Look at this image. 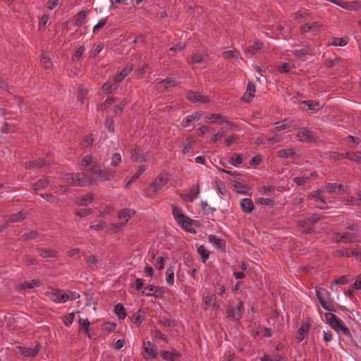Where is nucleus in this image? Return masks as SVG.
I'll use <instances>...</instances> for the list:
<instances>
[{
	"instance_id": "1",
	"label": "nucleus",
	"mask_w": 361,
	"mask_h": 361,
	"mask_svg": "<svg viewBox=\"0 0 361 361\" xmlns=\"http://www.w3.org/2000/svg\"><path fill=\"white\" fill-rule=\"evenodd\" d=\"M68 180L72 185L85 187L92 185L94 181V178L84 173H76L68 174Z\"/></svg>"
},
{
	"instance_id": "2",
	"label": "nucleus",
	"mask_w": 361,
	"mask_h": 361,
	"mask_svg": "<svg viewBox=\"0 0 361 361\" xmlns=\"http://www.w3.org/2000/svg\"><path fill=\"white\" fill-rule=\"evenodd\" d=\"M316 295L319 304L324 309L331 312L336 311L332 305V300L330 299V293L326 289L316 287Z\"/></svg>"
},
{
	"instance_id": "3",
	"label": "nucleus",
	"mask_w": 361,
	"mask_h": 361,
	"mask_svg": "<svg viewBox=\"0 0 361 361\" xmlns=\"http://www.w3.org/2000/svg\"><path fill=\"white\" fill-rule=\"evenodd\" d=\"M172 214L173 216V218L176 219L178 224L187 232L191 233H196V230L192 227H187L185 224H184V222H185V220L189 219V217L186 215H185L183 213L181 207L176 205L172 204Z\"/></svg>"
},
{
	"instance_id": "4",
	"label": "nucleus",
	"mask_w": 361,
	"mask_h": 361,
	"mask_svg": "<svg viewBox=\"0 0 361 361\" xmlns=\"http://www.w3.org/2000/svg\"><path fill=\"white\" fill-rule=\"evenodd\" d=\"M243 308L244 304L242 300L238 301L237 306L228 305L226 310V317L235 322H240L242 317L241 311Z\"/></svg>"
},
{
	"instance_id": "5",
	"label": "nucleus",
	"mask_w": 361,
	"mask_h": 361,
	"mask_svg": "<svg viewBox=\"0 0 361 361\" xmlns=\"http://www.w3.org/2000/svg\"><path fill=\"white\" fill-rule=\"evenodd\" d=\"M169 178L166 174L160 173L154 182L150 184V187L153 188L154 194L157 193L167 183Z\"/></svg>"
},
{
	"instance_id": "6",
	"label": "nucleus",
	"mask_w": 361,
	"mask_h": 361,
	"mask_svg": "<svg viewBox=\"0 0 361 361\" xmlns=\"http://www.w3.org/2000/svg\"><path fill=\"white\" fill-rule=\"evenodd\" d=\"M297 136L303 142L310 143L315 140L313 133L305 128H300Z\"/></svg>"
},
{
	"instance_id": "7",
	"label": "nucleus",
	"mask_w": 361,
	"mask_h": 361,
	"mask_svg": "<svg viewBox=\"0 0 361 361\" xmlns=\"http://www.w3.org/2000/svg\"><path fill=\"white\" fill-rule=\"evenodd\" d=\"M186 97L192 103L206 104L209 102L208 97L201 95L195 91H188L186 94Z\"/></svg>"
},
{
	"instance_id": "8",
	"label": "nucleus",
	"mask_w": 361,
	"mask_h": 361,
	"mask_svg": "<svg viewBox=\"0 0 361 361\" xmlns=\"http://www.w3.org/2000/svg\"><path fill=\"white\" fill-rule=\"evenodd\" d=\"M334 235H336L337 238H334L335 242L336 243H346L347 241L350 243H355L356 241V235L353 233L345 232L343 234L340 233H334Z\"/></svg>"
},
{
	"instance_id": "9",
	"label": "nucleus",
	"mask_w": 361,
	"mask_h": 361,
	"mask_svg": "<svg viewBox=\"0 0 361 361\" xmlns=\"http://www.w3.org/2000/svg\"><path fill=\"white\" fill-rule=\"evenodd\" d=\"M326 322L335 331H338V327L343 323V321L338 318L334 314L327 312L325 314Z\"/></svg>"
},
{
	"instance_id": "10",
	"label": "nucleus",
	"mask_w": 361,
	"mask_h": 361,
	"mask_svg": "<svg viewBox=\"0 0 361 361\" xmlns=\"http://www.w3.org/2000/svg\"><path fill=\"white\" fill-rule=\"evenodd\" d=\"M309 320H311V319H307V322L305 324H302L297 331L298 335L295 336V338L298 343L301 342L305 338L310 329Z\"/></svg>"
},
{
	"instance_id": "11",
	"label": "nucleus",
	"mask_w": 361,
	"mask_h": 361,
	"mask_svg": "<svg viewBox=\"0 0 361 361\" xmlns=\"http://www.w3.org/2000/svg\"><path fill=\"white\" fill-rule=\"evenodd\" d=\"M135 66L132 63H128L126 67L118 74L116 75L114 78V81L116 83H120L122 82L124 78L128 76L130 73L133 70Z\"/></svg>"
},
{
	"instance_id": "12",
	"label": "nucleus",
	"mask_w": 361,
	"mask_h": 361,
	"mask_svg": "<svg viewBox=\"0 0 361 361\" xmlns=\"http://www.w3.org/2000/svg\"><path fill=\"white\" fill-rule=\"evenodd\" d=\"M160 356L167 361H176L177 358L180 357V353L176 349H173L171 351L162 350L160 351Z\"/></svg>"
},
{
	"instance_id": "13",
	"label": "nucleus",
	"mask_w": 361,
	"mask_h": 361,
	"mask_svg": "<svg viewBox=\"0 0 361 361\" xmlns=\"http://www.w3.org/2000/svg\"><path fill=\"white\" fill-rule=\"evenodd\" d=\"M200 193L199 184H195L190 188V192L187 195H180V197L185 201L192 202Z\"/></svg>"
},
{
	"instance_id": "14",
	"label": "nucleus",
	"mask_w": 361,
	"mask_h": 361,
	"mask_svg": "<svg viewBox=\"0 0 361 361\" xmlns=\"http://www.w3.org/2000/svg\"><path fill=\"white\" fill-rule=\"evenodd\" d=\"M203 301L204 303V310H208L209 307H212L213 310H216L219 307V305L216 302L215 294L204 296Z\"/></svg>"
},
{
	"instance_id": "15",
	"label": "nucleus",
	"mask_w": 361,
	"mask_h": 361,
	"mask_svg": "<svg viewBox=\"0 0 361 361\" xmlns=\"http://www.w3.org/2000/svg\"><path fill=\"white\" fill-rule=\"evenodd\" d=\"M240 206L242 211L246 214L251 213L255 209V205L252 200L250 198H243L241 200L240 202Z\"/></svg>"
},
{
	"instance_id": "16",
	"label": "nucleus",
	"mask_w": 361,
	"mask_h": 361,
	"mask_svg": "<svg viewBox=\"0 0 361 361\" xmlns=\"http://www.w3.org/2000/svg\"><path fill=\"white\" fill-rule=\"evenodd\" d=\"M130 159L137 162L145 161V159L143 157L142 151L137 146H135L133 149H131Z\"/></svg>"
},
{
	"instance_id": "17",
	"label": "nucleus",
	"mask_w": 361,
	"mask_h": 361,
	"mask_svg": "<svg viewBox=\"0 0 361 361\" xmlns=\"http://www.w3.org/2000/svg\"><path fill=\"white\" fill-rule=\"evenodd\" d=\"M277 156L280 158H298L299 155L296 154L294 148L283 149L277 152Z\"/></svg>"
},
{
	"instance_id": "18",
	"label": "nucleus",
	"mask_w": 361,
	"mask_h": 361,
	"mask_svg": "<svg viewBox=\"0 0 361 361\" xmlns=\"http://www.w3.org/2000/svg\"><path fill=\"white\" fill-rule=\"evenodd\" d=\"M192 61H189V63H206L209 60V55L207 53H197L194 54L191 56Z\"/></svg>"
},
{
	"instance_id": "19",
	"label": "nucleus",
	"mask_w": 361,
	"mask_h": 361,
	"mask_svg": "<svg viewBox=\"0 0 361 361\" xmlns=\"http://www.w3.org/2000/svg\"><path fill=\"white\" fill-rule=\"evenodd\" d=\"M41 286V282L39 280H31L29 281H25L18 285V290H23L25 289H32L35 287H39Z\"/></svg>"
},
{
	"instance_id": "20",
	"label": "nucleus",
	"mask_w": 361,
	"mask_h": 361,
	"mask_svg": "<svg viewBox=\"0 0 361 361\" xmlns=\"http://www.w3.org/2000/svg\"><path fill=\"white\" fill-rule=\"evenodd\" d=\"M97 176L102 181H107L111 180L114 175V172L110 169H102L100 168Z\"/></svg>"
},
{
	"instance_id": "21",
	"label": "nucleus",
	"mask_w": 361,
	"mask_h": 361,
	"mask_svg": "<svg viewBox=\"0 0 361 361\" xmlns=\"http://www.w3.org/2000/svg\"><path fill=\"white\" fill-rule=\"evenodd\" d=\"M143 348L145 353L148 354L149 358L155 359L157 357V354L156 353L154 346L150 341L144 342Z\"/></svg>"
},
{
	"instance_id": "22",
	"label": "nucleus",
	"mask_w": 361,
	"mask_h": 361,
	"mask_svg": "<svg viewBox=\"0 0 361 361\" xmlns=\"http://www.w3.org/2000/svg\"><path fill=\"white\" fill-rule=\"evenodd\" d=\"M145 311L142 309H139L137 312L133 314L132 317H130V319L135 324L139 326L145 319Z\"/></svg>"
},
{
	"instance_id": "23",
	"label": "nucleus",
	"mask_w": 361,
	"mask_h": 361,
	"mask_svg": "<svg viewBox=\"0 0 361 361\" xmlns=\"http://www.w3.org/2000/svg\"><path fill=\"white\" fill-rule=\"evenodd\" d=\"M49 180L47 178H41L32 185L31 188L35 191L43 190L49 185Z\"/></svg>"
},
{
	"instance_id": "24",
	"label": "nucleus",
	"mask_w": 361,
	"mask_h": 361,
	"mask_svg": "<svg viewBox=\"0 0 361 361\" xmlns=\"http://www.w3.org/2000/svg\"><path fill=\"white\" fill-rule=\"evenodd\" d=\"M301 105H303L304 106H302V108L305 109V106H307V109L313 110V111H319L321 109L320 104L319 102H315L314 100H306L303 101L301 104Z\"/></svg>"
},
{
	"instance_id": "25",
	"label": "nucleus",
	"mask_w": 361,
	"mask_h": 361,
	"mask_svg": "<svg viewBox=\"0 0 361 361\" xmlns=\"http://www.w3.org/2000/svg\"><path fill=\"white\" fill-rule=\"evenodd\" d=\"M223 57L225 59H243V58L240 56V52L236 50L235 49H233L232 50H228L223 52Z\"/></svg>"
},
{
	"instance_id": "26",
	"label": "nucleus",
	"mask_w": 361,
	"mask_h": 361,
	"mask_svg": "<svg viewBox=\"0 0 361 361\" xmlns=\"http://www.w3.org/2000/svg\"><path fill=\"white\" fill-rule=\"evenodd\" d=\"M38 254L44 258L47 257H56L57 256V252L51 249H47V248H39Z\"/></svg>"
},
{
	"instance_id": "27",
	"label": "nucleus",
	"mask_w": 361,
	"mask_h": 361,
	"mask_svg": "<svg viewBox=\"0 0 361 361\" xmlns=\"http://www.w3.org/2000/svg\"><path fill=\"white\" fill-rule=\"evenodd\" d=\"M114 312L120 320H123L126 317V310L121 303L115 305Z\"/></svg>"
},
{
	"instance_id": "28",
	"label": "nucleus",
	"mask_w": 361,
	"mask_h": 361,
	"mask_svg": "<svg viewBox=\"0 0 361 361\" xmlns=\"http://www.w3.org/2000/svg\"><path fill=\"white\" fill-rule=\"evenodd\" d=\"M293 53L298 57H303L307 55H311V49L307 46H302L301 49L293 51Z\"/></svg>"
},
{
	"instance_id": "29",
	"label": "nucleus",
	"mask_w": 361,
	"mask_h": 361,
	"mask_svg": "<svg viewBox=\"0 0 361 361\" xmlns=\"http://www.w3.org/2000/svg\"><path fill=\"white\" fill-rule=\"evenodd\" d=\"M208 240L209 243L214 244L216 246V247L221 249L223 248L225 250L226 246L225 244L223 243L222 240L219 238L217 236L214 235H209L208 237Z\"/></svg>"
},
{
	"instance_id": "30",
	"label": "nucleus",
	"mask_w": 361,
	"mask_h": 361,
	"mask_svg": "<svg viewBox=\"0 0 361 361\" xmlns=\"http://www.w3.org/2000/svg\"><path fill=\"white\" fill-rule=\"evenodd\" d=\"M78 323L80 327L85 331V333L89 338H92V334L90 333V322L87 319H80Z\"/></svg>"
},
{
	"instance_id": "31",
	"label": "nucleus",
	"mask_w": 361,
	"mask_h": 361,
	"mask_svg": "<svg viewBox=\"0 0 361 361\" xmlns=\"http://www.w3.org/2000/svg\"><path fill=\"white\" fill-rule=\"evenodd\" d=\"M145 170H146V166L145 165L139 166L137 171L133 175V176H131V178L129 179L128 183H126V186H128V185L132 184L133 182H135Z\"/></svg>"
},
{
	"instance_id": "32",
	"label": "nucleus",
	"mask_w": 361,
	"mask_h": 361,
	"mask_svg": "<svg viewBox=\"0 0 361 361\" xmlns=\"http://www.w3.org/2000/svg\"><path fill=\"white\" fill-rule=\"evenodd\" d=\"M194 143V140H193V137L192 136H188L186 138H185V140L184 142L182 143V152L183 154H186L188 153L190 148H191V146Z\"/></svg>"
},
{
	"instance_id": "33",
	"label": "nucleus",
	"mask_w": 361,
	"mask_h": 361,
	"mask_svg": "<svg viewBox=\"0 0 361 361\" xmlns=\"http://www.w3.org/2000/svg\"><path fill=\"white\" fill-rule=\"evenodd\" d=\"M27 216V212H25L23 211H20L18 213L13 214L10 216V221L14 223V222H18L23 219H25Z\"/></svg>"
},
{
	"instance_id": "34",
	"label": "nucleus",
	"mask_w": 361,
	"mask_h": 361,
	"mask_svg": "<svg viewBox=\"0 0 361 361\" xmlns=\"http://www.w3.org/2000/svg\"><path fill=\"white\" fill-rule=\"evenodd\" d=\"M87 11H80L76 16L75 21V25L77 27H81L82 23L83 20L86 18L87 15Z\"/></svg>"
},
{
	"instance_id": "35",
	"label": "nucleus",
	"mask_w": 361,
	"mask_h": 361,
	"mask_svg": "<svg viewBox=\"0 0 361 361\" xmlns=\"http://www.w3.org/2000/svg\"><path fill=\"white\" fill-rule=\"evenodd\" d=\"M197 253L201 257L203 263H205L206 261L209 259V252L207 250L204 245H200L197 247Z\"/></svg>"
},
{
	"instance_id": "36",
	"label": "nucleus",
	"mask_w": 361,
	"mask_h": 361,
	"mask_svg": "<svg viewBox=\"0 0 361 361\" xmlns=\"http://www.w3.org/2000/svg\"><path fill=\"white\" fill-rule=\"evenodd\" d=\"M275 128L272 129V133L279 132L287 129L290 126L286 123V120H283L275 123Z\"/></svg>"
},
{
	"instance_id": "37",
	"label": "nucleus",
	"mask_w": 361,
	"mask_h": 361,
	"mask_svg": "<svg viewBox=\"0 0 361 361\" xmlns=\"http://www.w3.org/2000/svg\"><path fill=\"white\" fill-rule=\"evenodd\" d=\"M159 85H164V89L166 90L169 87H174L177 85V82L174 78H167L159 82Z\"/></svg>"
},
{
	"instance_id": "38",
	"label": "nucleus",
	"mask_w": 361,
	"mask_h": 361,
	"mask_svg": "<svg viewBox=\"0 0 361 361\" xmlns=\"http://www.w3.org/2000/svg\"><path fill=\"white\" fill-rule=\"evenodd\" d=\"M45 296L49 298L52 302H58L59 289H51V291H47L44 293Z\"/></svg>"
},
{
	"instance_id": "39",
	"label": "nucleus",
	"mask_w": 361,
	"mask_h": 361,
	"mask_svg": "<svg viewBox=\"0 0 361 361\" xmlns=\"http://www.w3.org/2000/svg\"><path fill=\"white\" fill-rule=\"evenodd\" d=\"M244 159L241 154H234L230 159L228 162L234 166L243 164Z\"/></svg>"
},
{
	"instance_id": "40",
	"label": "nucleus",
	"mask_w": 361,
	"mask_h": 361,
	"mask_svg": "<svg viewBox=\"0 0 361 361\" xmlns=\"http://www.w3.org/2000/svg\"><path fill=\"white\" fill-rule=\"evenodd\" d=\"M94 198L93 193H88L86 196H82L80 197L79 204L81 206H86L88 203L92 202Z\"/></svg>"
},
{
	"instance_id": "41",
	"label": "nucleus",
	"mask_w": 361,
	"mask_h": 361,
	"mask_svg": "<svg viewBox=\"0 0 361 361\" xmlns=\"http://www.w3.org/2000/svg\"><path fill=\"white\" fill-rule=\"evenodd\" d=\"M17 348L19 349V353L21 355L25 357H34L32 348L24 346H18Z\"/></svg>"
},
{
	"instance_id": "42",
	"label": "nucleus",
	"mask_w": 361,
	"mask_h": 361,
	"mask_svg": "<svg viewBox=\"0 0 361 361\" xmlns=\"http://www.w3.org/2000/svg\"><path fill=\"white\" fill-rule=\"evenodd\" d=\"M166 280L169 285L173 284L174 282V271L173 267L167 269L166 273Z\"/></svg>"
},
{
	"instance_id": "43",
	"label": "nucleus",
	"mask_w": 361,
	"mask_h": 361,
	"mask_svg": "<svg viewBox=\"0 0 361 361\" xmlns=\"http://www.w3.org/2000/svg\"><path fill=\"white\" fill-rule=\"evenodd\" d=\"M164 294V290L161 288L157 287L153 293L142 292V295L146 296H154L155 298H161Z\"/></svg>"
},
{
	"instance_id": "44",
	"label": "nucleus",
	"mask_w": 361,
	"mask_h": 361,
	"mask_svg": "<svg viewBox=\"0 0 361 361\" xmlns=\"http://www.w3.org/2000/svg\"><path fill=\"white\" fill-rule=\"evenodd\" d=\"M257 202L262 205H266L271 207H274L275 204V201L273 198L259 197L257 200Z\"/></svg>"
},
{
	"instance_id": "45",
	"label": "nucleus",
	"mask_w": 361,
	"mask_h": 361,
	"mask_svg": "<svg viewBox=\"0 0 361 361\" xmlns=\"http://www.w3.org/2000/svg\"><path fill=\"white\" fill-rule=\"evenodd\" d=\"M348 43V37H334L332 44L334 46L344 47Z\"/></svg>"
},
{
	"instance_id": "46",
	"label": "nucleus",
	"mask_w": 361,
	"mask_h": 361,
	"mask_svg": "<svg viewBox=\"0 0 361 361\" xmlns=\"http://www.w3.org/2000/svg\"><path fill=\"white\" fill-rule=\"evenodd\" d=\"M261 361H283V357L280 355H274L273 357L265 354L260 358Z\"/></svg>"
},
{
	"instance_id": "47",
	"label": "nucleus",
	"mask_w": 361,
	"mask_h": 361,
	"mask_svg": "<svg viewBox=\"0 0 361 361\" xmlns=\"http://www.w3.org/2000/svg\"><path fill=\"white\" fill-rule=\"evenodd\" d=\"M85 51L84 46H80L76 51L74 53V54L72 56L71 59L73 61H80L82 59V54Z\"/></svg>"
},
{
	"instance_id": "48",
	"label": "nucleus",
	"mask_w": 361,
	"mask_h": 361,
	"mask_svg": "<svg viewBox=\"0 0 361 361\" xmlns=\"http://www.w3.org/2000/svg\"><path fill=\"white\" fill-rule=\"evenodd\" d=\"M233 186L235 188L238 189V192L242 194H247V190H249V187L238 181H234Z\"/></svg>"
},
{
	"instance_id": "49",
	"label": "nucleus",
	"mask_w": 361,
	"mask_h": 361,
	"mask_svg": "<svg viewBox=\"0 0 361 361\" xmlns=\"http://www.w3.org/2000/svg\"><path fill=\"white\" fill-rule=\"evenodd\" d=\"M49 16L48 14L44 13L42 15V16L39 18V30H44L47 24L49 21Z\"/></svg>"
},
{
	"instance_id": "50",
	"label": "nucleus",
	"mask_w": 361,
	"mask_h": 361,
	"mask_svg": "<svg viewBox=\"0 0 361 361\" xmlns=\"http://www.w3.org/2000/svg\"><path fill=\"white\" fill-rule=\"evenodd\" d=\"M105 127L107 128L109 132L114 133L115 130L114 120L111 117L107 116L104 123Z\"/></svg>"
},
{
	"instance_id": "51",
	"label": "nucleus",
	"mask_w": 361,
	"mask_h": 361,
	"mask_svg": "<svg viewBox=\"0 0 361 361\" xmlns=\"http://www.w3.org/2000/svg\"><path fill=\"white\" fill-rule=\"evenodd\" d=\"M293 181L297 185H303L310 181V178L307 176L295 177Z\"/></svg>"
},
{
	"instance_id": "52",
	"label": "nucleus",
	"mask_w": 361,
	"mask_h": 361,
	"mask_svg": "<svg viewBox=\"0 0 361 361\" xmlns=\"http://www.w3.org/2000/svg\"><path fill=\"white\" fill-rule=\"evenodd\" d=\"M338 333L341 332L344 336L346 337L350 338L352 337L350 331L348 327L345 326L343 322L341 324V326L338 327V331H336Z\"/></svg>"
},
{
	"instance_id": "53",
	"label": "nucleus",
	"mask_w": 361,
	"mask_h": 361,
	"mask_svg": "<svg viewBox=\"0 0 361 361\" xmlns=\"http://www.w3.org/2000/svg\"><path fill=\"white\" fill-rule=\"evenodd\" d=\"M130 212L128 209H123L118 212V217L121 219H126V222L131 217Z\"/></svg>"
},
{
	"instance_id": "54",
	"label": "nucleus",
	"mask_w": 361,
	"mask_h": 361,
	"mask_svg": "<svg viewBox=\"0 0 361 361\" xmlns=\"http://www.w3.org/2000/svg\"><path fill=\"white\" fill-rule=\"evenodd\" d=\"M169 259L167 257H159L157 259V264L155 265V268L157 269L161 270L164 267V262Z\"/></svg>"
},
{
	"instance_id": "55",
	"label": "nucleus",
	"mask_w": 361,
	"mask_h": 361,
	"mask_svg": "<svg viewBox=\"0 0 361 361\" xmlns=\"http://www.w3.org/2000/svg\"><path fill=\"white\" fill-rule=\"evenodd\" d=\"M200 205H201V208L203 210L204 213H206V214H209V213L213 214L216 211L215 208L208 207V204H207V202L202 201L201 203H200Z\"/></svg>"
},
{
	"instance_id": "56",
	"label": "nucleus",
	"mask_w": 361,
	"mask_h": 361,
	"mask_svg": "<svg viewBox=\"0 0 361 361\" xmlns=\"http://www.w3.org/2000/svg\"><path fill=\"white\" fill-rule=\"evenodd\" d=\"M263 47V43L260 41H255L252 43L251 48L252 51L247 50V52H251L252 54H255V51L260 50Z\"/></svg>"
},
{
	"instance_id": "57",
	"label": "nucleus",
	"mask_w": 361,
	"mask_h": 361,
	"mask_svg": "<svg viewBox=\"0 0 361 361\" xmlns=\"http://www.w3.org/2000/svg\"><path fill=\"white\" fill-rule=\"evenodd\" d=\"M75 314L73 312L67 314L66 315L64 316L63 319V323L65 324V325L69 326L73 322Z\"/></svg>"
},
{
	"instance_id": "58",
	"label": "nucleus",
	"mask_w": 361,
	"mask_h": 361,
	"mask_svg": "<svg viewBox=\"0 0 361 361\" xmlns=\"http://www.w3.org/2000/svg\"><path fill=\"white\" fill-rule=\"evenodd\" d=\"M350 281L348 276H342L335 280H334L332 284H347Z\"/></svg>"
},
{
	"instance_id": "59",
	"label": "nucleus",
	"mask_w": 361,
	"mask_h": 361,
	"mask_svg": "<svg viewBox=\"0 0 361 361\" xmlns=\"http://www.w3.org/2000/svg\"><path fill=\"white\" fill-rule=\"evenodd\" d=\"M117 326L115 322H106L104 324L103 330L108 333L114 331Z\"/></svg>"
},
{
	"instance_id": "60",
	"label": "nucleus",
	"mask_w": 361,
	"mask_h": 361,
	"mask_svg": "<svg viewBox=\"0 0 361 361\" xmlns=\"http://www.w3.org/2000/svg\"><path fill=\"white\" fill-rule=\"evenodd\" d=\"M216 183L219 193L225 195L227 192L225 183L221 180H216Z\"/></svg>"
},
{
	"instance_id": "61",
	"label": "nucleus",
	"mask_w": 361,
	"mask_h": 361,
	"mask_svg": "<svg viewBox=\"0 0 361 361\" xmlns=\"http://www.w3.org/2000/svg\"><path fill=\"white\" fill-rule=\"evenodd\" d=\"M121 162V156L119 153H114L111 157V165L114 166H118Z\"/></svg>"
},
{
	"instance_id": "62",
	"label": "nucleus",
	"mask_w": 361,
	"mask_h": 361,
	"mask_svg": "<svg viewBox=\"0 0 361 361\" xmlns=\"http://www.w3.org/2000/svg\"><path fill=\"white\" fill-rule=\"evenodd\" d=\"M279 71L281 73H288L291 71V66L288 63H283L279 67Z\"/></svg>"
},
{
	"instance_id": "63",
	"label": "nucleus",
	"mask_w": 361,
	"mask_h": 361,
	"mask_svg": "<svg viewBox=\"0 0 361 361\" xmlns=\"http://www.w3.org/2000/svg\"><path fill=\"white\" fill-rule=\"evenodd\" d=\"M349 159L351 161H353L357 163L361 162V151L360 152H356L354 153H350V157Z\"/></svg>"
},
{
	"instance_id": "64",
	"label": "nucleus",
	"mask_w": 361,
	"mask_h": 361,
	"mask_svg": "<svg viewBox=\"0 0 361 361\" xmlns=\"http://www.w3.org/2000/svg\"><path fill=\"white\" fill-rule=\"evenodd\" d=\"M352 287L356 290H361V274L356 276L355 281L352 284Z\"/></svg>"
}]
</instances>
